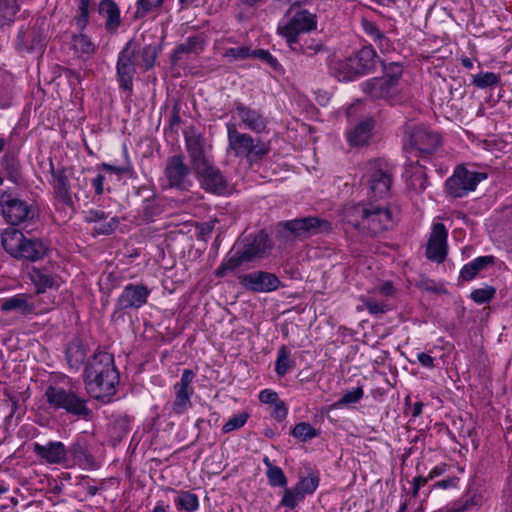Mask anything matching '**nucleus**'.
Segmentation results:
<instances>
[{
	"instance_id": "1",
	"label": "nucleus",
	"mask_w": 512,
	"mask_h": 512,
	"mask_svg": "<svg viewBox=\"0 0 512 512\" xmlns=\"http://www.w3.org/2000/svg\"><path fill=\"white\" fill-rule=\"evenodd\" d=\"M185 148L201 188L218 196L228 194L229 182L221 170L214 165L213 158L207 154L204 137L197 133H186Z\"/></svg>"
},
{
	"instance_id": "2",
	"label": "nucleus",
	"mask_w": 512,
	"mask_h": 512,
	"mask_svg": "<svg viewBox=\"0 0 512 512\" xmlns=\"http://www.w3.org/2000/svg\"><path fill=\"white\" fill-rule=\"evenodd\" d=\"M84 383L91 397L104 403L116 394L119 374L114 365V357L107 352H97L91 356L84 369Z\"/></svg>"
},
{
	"instance_id": "3",
	"label": "nucleus",
	"mask_w": 512,
	"mask_h": 512,
	"mask_svg": "<svg viewBox=\"0 0 512 512\" xmlns=\"http://www.w3.org/2000/svg\"><path fill=\"white\" fill-rule=\"evenodd\" d=\"M270 247L269 236L264 231L238 240L233 247L234 254L221 263L215 270V275L224 277L228 271H234L245 263L262 258Z\"/></svg>"
},
{
	"instance_id": "4",
	"label": "nucleus",
	"mask_w": 512,
	"mask_h": 512,
	"mask_svg": "<svg viewBox=\"0 0 512 512\" xmlns=\"http://www.w3.org/2000/svg\"><path fill=\"white\" fill-rule=\"evenodd\" d=\"M1 242L4 250L17 260L36 262L43 259L48 252V246L41 239L27 237L15 228L6 229Z\"/></svg>"
},
{
	"instance_id": "5",
	"label": "nucleus",
	"mask_w": 512,
	"mask_h": 512,
	"mask_svg": "<svg viewBox=\"0 0 512 512\" xmlns=\"http://www.w3.org/2000/svg\"><path fill=\"white\" fill-rule=\"evenodd\" d=\"M382 63L372 45H365L343 61L336 63L335 76L339 81H352L357 77L373 73Z\"/></svg>"
},
{
	"instance_id": "6",
	"label": "nucleus",
	"mask_w": 512,
	"mask_h": 512,
	"mask_svg": "<svg viewBox=\"0 0 512 512\" xmlns=\"http://www.w3.org/2000/svg\"><path fill=\"white\" fill-rule=\"evenodd\" d=\"M441 146V136L427 127L415 126L406 132L403 149L408 158L429 159ZM421 168L425 166L416 162Z\"/></svg>"
},
{
	"instance_id": "7",
	"label": "nucleus",
	"mask_w": 512,
	"mask_h": 512,
	"mask_svg": "<svg viewBox=\"0 0 512 512\" xmlns=\"http://www.w3.org/2000/svg\"><path fill=\"white\" fill-rule=\"evenodd\" d=\"M228 149L237 158H246L249 161L261 160L270 151L268 143L252 137L248 133L238 131L233 123L227 124Z\"/></svg>"
},
{
	"instance_id": "8",
	"label": "nucleus",
	"mask_w": 512,
	"mask_h": 512,
	"mask_svg": "<svg viewBox=\"0 0 512 512\" xmlns=\"http://www.w3.org/2000/svg\"><path fill=\"white\" fill-rule=\"evenodd\" d=\"M44 397L49 407L54 410H64L67 414L88 420L92 414L86 405V400L71 389L50 385L46 388Z\"/></svg>"
},
{
	"instance_id": "9",
	"label": "nucleus",
	"mask_w": 512,
	"mask_h": 512,
	"mask_svg": "<svg viewBox=\"0 0 512 512\" xmlns=\"http://www.w3.org/2000/svg\"><path fill=\"white\" fill-rule=\"evenodd\" d=\"M362 180L368 186L370 198L381 199L389 194L393 176L386 163L374 160L367 164Z\"/></svg>"
},
{
	"instance_id": "10",
	"label": "nucleus",
	"mask_w": 512,
	"mask_h": 512,
	"mask_svg": "<svg viewBox=\"0 0 512 512\" xmlns=\"http://www.w3.org/2000/svg\"><path fill=\"white\" fill-rule=\"evenodd\" d=\"M279 227L294 239L303 241L312 236L331 231V223L316 216H307L279 223Z\"/></svg>"
},
{
	"instance_id": "11",
	"label": "nucleus",
	"mask_w": 512,
	"mask_h": 512,
	"mask_svg": "<svg viewBox=\"0 0 512 512\" xmlns=\"http://www.w3.org/2000/svg\"><path fill=\"white\" fill-rule=\"evenodd\" d=\"M150 293V289L144 284L126 285L116 300L111 320H124L125 311L140 309L147 303Z\"/></svg>"
},
{
	"instance_id": "12",
	"label": "nucleus",
	"mask_w": 512,
	"mask_h": 512,
	"mask_svg": "<svg viewBox=\"0 0 512 512\" xmlns=\"http://www.w3.org/2000/svg\"><path fill=\"white\" fill-rule=\"evenodd\" d=\"M192 165L185 162L183 154H175L166 159L164 178L167 187L179 191H188L193 186Z\"/></svg>"
},
{
	"instance_id": "13",
	"label": "nucleus",
	"mask_w": 512,
	"mask_h": 512,
	"mask_svg": "<svg viewBox=\"0 0 512 512\" xmlns=\"http://www.w3.org/2000/svg\"><path fill=\"white\" fill-rule=\"evenodd\" d=\"M486 178V173L471 171L463 165H459L445 181V190L452 197L461 198L474 191L477 185Z\"/></svg>"
},
{
	"instance_id": "14",
	"label": "nucleus",
	"mask_w": 512,
	"mask_h": 512,
	"mask_svg": "<svg viewBox=\"0 0 512 512\" xmlns=\"http://www.w3.org/2000/svg\"><path fill=\"white\" fill-rule=\"evenodd\" d=\"M316 28V15L310 13L308 10H300L287 20L280 22L277 30L279 35L284 37L291 46L298 42V36L301 33L310 32Z\"/></svg>"
},
{
	"instance_id": "15",
	"label": "nucleus",
	"mask_w": 512,
	"mask_h": 512,
	"mask_svg": "<svg viewBox=\"0 0 512 512\" xmlns=\"http://www.w3.org/2000/svg\"><path fill=\"white\" fill-rule=\"evenodd\" d=\"M0 205L5 220L11 225H18L35 216L34 209L26 200L11 191H4L0 196Z\"/></svg>"
},
{
	"instance_id": "16",
	"label": "nucleus",
	"mask_w": 512,
	"mask_h": 512,
	"mask_svg": "<svg viewBox=\"0 0 512 512\" xmlns=\"http://www.w3.org/2000/svg\"><path fill=\"white\" fill-rule=\"evenodd\" d=\"M394 222V213L389 206L370 202L362 231L377 235L390 229Z\"/></svg>"
},
{
	"instance_id": "17",
	"label": "nucleus",
	"mask_w": 512,
	"mask_h": 512,
	"mask_svg": "<svg viewBox=\"0 0 512 512\" xmlns=\"http://www.w3.org/2000/svg\"><path fill=\"white\" fill-rule=\"evenodd\" d=\"M240 285L247 291L253 293H268L278 289L281 284L280 279L267 271H252L238 276Z\"/></svg>"
},
{
	"instance_id": "18",
	"label": "nucleus",
	"mask_w": 512,
	"mask_h": 512,
	"mask_svg": "<svg viewBox=\"0 0 512 512\" xmlns=\"http://www.w3.org/2000/svg\"><path fill=\"white\" fill-rule=\"evenodd\" d=\"M133 43H126L119 52L116 71L119 87L125 91L132 93L133 77L136 73V60L133 58V50L130 49Z\"/></svg>"
},
{
	"instance_id": "19",
	"label": "nucleus",
	"mask_w": 512,
	"mask_h": 512,
	"mask_svg": "<svg viewBox=\"0 0 512 512\" xmlns=\"http://www.w3.org/2000/svg\"><path fill=\"white\" fill-rule=\"evenodd\" d=\"M194 378V371L185 369L182 372L180 381L176 382L173 386L175 399L172 403V410L177 415L184 414L192 406L191 396L194 393V388L192 387Z\"/></svg>"
},
{
	"instance_id": "20",
	"label": "nucleus",
	"mask_w": 512,
	"mask_h": 512,
	"mask_svg": "<svg viewBox=\"0 0 512 512\" xmlns=\"http://www.w3.org/2000/svg\"><path fill=\"white\" fill-rule=\"evenodd\" d=\"M448 230L443 223H435L432 226L427 245L426 257L434 262L442 263L447 256Z\"/></svg>"
},
{
	"instance_id": "21",
	"label": "nucleus",
	"mask_w": 512,
	"mask_h": 512,
	"mask_svg": "<svg viewBox=\"0 0 512 512\" xmlns=\"http://www.w3.org/2000/svg\"><path fill=\"white\" fill-rule=\"evenodd\" d=\"M44 26V20L37 19L32 27L20 30L17 36V48L28 52L42 50L46 39Z\"/></svg>"
},
{
	"instance_id": "22",
	"label": "nucleus",
	"mask_w": 512,
	"mask_h": 512,
	"mask_svg": "<svg viewBox=\"0 0 512 512\" xmlns=\"http://www.w3.org/2000/svg\"><path fill=\"white\" fill-rule=\"evenodd\" d=\"M50 174L52 180L50 184L53 187L55 196L66 206H73V199L70 188V180L65 167L55 168L52 160L50 161Z\"/></svg>"
},
{
	"instance_id": "23",
	"label": "nucleus",
	"mask_w": 512,
	"mask_h": 512,
	"mask_svg": "<svg viewBox=\"0 0 512 512\" xmlns=\"http://www.w3.org/2000/svg\"><path fill=\"white\" fill-rule=\"evenodd\" d=\"M235 110L241 124L254 133H263L267 129L268 121L260 110L244 105L242 102H234Z\"/></svg>"
},
{
	"instance_id": "24",
	"label": "nucleus",
	"mask_w": 512,
	"mask_h": 512,
	"mask_svg": "<svg viewBox=\"0 0 512 512\" xmlns=\"http://www.w3.org/2000/svg\"><path fill=\"white\" fill-rule=\"evenodd\" d=\"M0 310L2 312L14 311L22 317L37 315V306L33 301V296L23 293L4 299L1 302Z\"/></svg>"
},
{
	"instance_id": "25",
	"label": "nucleus",
	"mask_w": 512,
	"mask_h": 512,
	"mask_svg": "<svg viewBox=\"0 0 512 512\" xmlns=\"http://www.w3.org/2000/svg\"><path fill=\"white\" fill-rule=\"evenodd\" d=\"M33 452L48 464H63L68 456L65 445L60 441H50L45 445L34 443Z\"/></svg>"
},
{
	"instance_id": "26",
	"label": "nucleus",
	"mask_w": 512,
	"mask_h": 512,
	"mask_svg": "<svg viewBox=\"0 0 512 512\" xmlns=\"http://www.w3.org/2000/svg\"><path fill=\"white\" fill-rule=\"evenodd\" d=\"M127 43L134 44L130 49L133 50V58L136 60L137 66L144 71L154 67L160 51L156 45L146 44L142 46L141 39L137 37L130 39Z\"/></svg>"
},
{
	"instance_id": "27",
	"label": "nucleus",
	"mask_w": 512,
	"mask_h": 512,
	"mask_svg": "<svg viewBox=\"0 0 512 512\" xmlns=\"http://www.w3.org/2000/svg\"><path fill=\"white\" fill-rule=\"evenodd\" d=\"M362 91L373 100H390L397 94V87L382 77L366 80L361 84Z\"/></svg>"
},
{
	"instance_id": "28",
	"label": "nucleus",
	"mask_w": 512,
	"mask_h": 512,
	"mask_svg": "<svg viewBox=\"0 0 512 512\" xmlns=\"http://www.w3.org/2000/svg\"><path fill=\"white\" fill-rule=\"evenodd\" d=\"M206 37L203 34L191 35L187 37L185 42L178 44L172 55L171 62L177 65L182 59L183 54L194 53L199 54L205 49Z\"/></svg>"
},
{
	"instance_id": "29",
	"label": "nucleus",
	"mask_w": 512,
	"mask_h": 512,
	"mask_svg": "<svg viewBox=\"0 0 512 512\" xmlns=\"http://www.w3.org/2000/svg\"><path fill=\"white\" fill-rule=\"evenodd\" d=\"M98 13L105 20V29L114 33L121 26L120 9L114 0H100Z\"/></svg>"
},
{
	"instance_id": "30",
	"label": "nucleus",
	"mask_w": 512,
	"mask_h": 512,
	"mask_svg": "<svg viewBox=\"0 0 512 512\" xmlns=\"http://www.w3.org/2000/svg\"><path fill=\"white\" fill-rule=\"evenodd\" d=\"M374 121L371 118L359 122L353 130L348 133V141L351 146H364L372 135Z\"/></svg>"
},
{
	"instance_id": "31",
	"label": "nucleus",
	"mask_w": 512,
	"mask_h": 512,
	"mask_svg": "<svg viewBox=\"0 0 512 512\" xmlns=\"http://www.w3.org/2000/svg\"><path fill=\"white\" fill-rule=\"evenodd\" d=\"M67 451L79 465L93 466L94 457L89 452V445L85 436H79Z\"/></svg>"
},
{
	"instance_id": "32",
	"label": "nucleus",
	"mask_w": 512,
	"mask_h": 512,
	"mask_svg": "<svg viewBox=\"0 0 512 512\" xmlns=\"http://www.w3.org/2000/svg\"><path fill=\"white\" fill-rule=\"evenodd\" d=\"M30 279L36 287L37 293H44L47 289L58 287L56 277L50 274L46 269L32 268Z\"/></svg>"
},
{
	"instance_id": "33",
	"label": "nucleus",
	"mask_w": 512,
	"mask_h": 512,
	"mask_svg": "<svg viewBox=\"0 0 512 512\" xmlns=\"http://www.w3.org/2000/svg\"><path fill=\"white\" fill-rule=\"evenodd\" d=\"M495 257L492 255L480 256L468 264L464 265L460 272V277L465 281L474 279L477 274L489 265H493Z\"/></svg>"
},
{
	"instance_id": "34",
	"label": "nucleus",
	"mask_w": 512,
	"mask_h": 512,
	"mask_svg": "<svg viewBox=\"0 0 512 512\" xmlns=\"http://www.w3.org/2000/svg\"><path fill=\"white\" fill-rule=\"evenodd\" d=\"M1 166L7 179L14 184H20L22 181L21 165L18 157L13 153H6L1 159Z\"/></svg>"
},
{
	"instance_id": "35",
	"label": "nucleus",
	"mask_w": 512,
	"mask_h": 512,
	"mask_svg": "<svg viewBox=\"0 0 512 512\" xmlns=\"http://www.w3.org/2000/svg\"><path fill=\"white\" fill-rule=\"evenodd\" d=\"M368 211V203L350 204L345 208V218L355 229L362 231L363 221Z\"/></svg>"
},
{
	"instance_id": "36",
	"label": "nucleus",
	"mask_w": 512,
	"mask_h": 512,
	"mask_svg": "<svg viewBox=\"0 0 512 512\" xmlns=\"http://www.w3.org/2000/svg\"><path fill=\"white\" fill-rule=\"evenodd\" d=\"M86 356V349L80 342L70 343L66 349L67 363L72 369H79Z\"/></svg>"
},
{
	"instance_id": "37",
	"label": "nucleus",
	"mask_w": 512,
	"mask_h": 512,
	"mask_svg": "<svg viewBox=\"0 0 512 512\" xmlns=\"http://www.w3.org/2000/svg\"><path fill=\"white\" fill-rule=\"evenodd\" d=\"M361 26L363 31L368 35L372 41H374L380 49L388 46L389 39L379 29V27L373 22L366 18H362Z\"/></svg>"
},
{
	"instance_id": "38",
	"label": "nucleus",
	"mask_w": 512,
	"mask_h": 512,
	"mask_svg": "<svg viewBox=\"0 0 512 512\" xmlns=\"http://www.w3.org/2000/svg\"><path fill=\"white\" fill-rule=\"evenodd\" d=\"M174 504L178 509L186 512H194L199 508L198 496L190 491L181 490L174 499Z\"/></svg>"
},
{
	"instance_id": "39",
	"label": "nucleus",
	"mask_w": 512,
	"mask_h": 512,
	"mask_svg": "<svg viewBox=\"0 0 512 512\" xmlns=\"http://www.w3.org/2000/svg\"><path fill=\"white\" fill-rule=\"evenodd\" d=\"M293 51L301 53L307 57H314L316 54L321 52H327V48L324 43L320 40L315 39H307L303 44H300L298 47H293L291 45Z\"/></svg>"
},
{
	"instance_id": "40",
	"label": "nucleus",
	"mask_w": 512,
	"mask_h": 512,
	"mask_svg": "<svg viewBox=\"0 0 512 512\" xmlns=\"http://www.w3.org/2000/svg\"><path fill=\"white\" fill-rule=\"evenodd\" d=\"M142 218L145 221H151L155 216L161 213V207L157 203L154 193H150L142 202Z\"/></svg>"
},
{
	"instance_id": "41",
	"label": "nucleus",
	"mask_w": 512,
	"mask_h": 512,
	"mask_svg": "<svg viewBox=\"0 0 512 512\" xmlns=\"http://www.w3.org/2000/svg\"><path fill=\"white\" fill-rule=\"evenodd\" d=\"M500 75L493 72H480L472 76L471 84L479 89H485L498 85Z\"/></svg>"
},
{
	"instance_id": "42",
	"label": "nucleus",
	"mask_w": 512,
	"mask_h": 512,
	"mask_svg": "<svg viewBox=\"0 0 512 512\" xmlns=\"http://www.w3.org/2000/svg\"><path fill=\"white\" fill-rule=\"evenodd\" d=\"M380 64L382 66L384 73V76L382 78H384L385 80L393 84L395 87H397L399 80L403 75L402 65L398 62H391L385 64L383 61Z\"/></svg>"
},
{
	"instance_id": "43",
	"label": "nucleus",
	"mask_w": 512,
	"mask_h": 512,
	"mask_svg": "<svg viewBox=\"0 0 512 512\" xmlns=\"http://www.w3.org/2000/svg\"><path fill=\"white\" fill-rule=\"evenodd\" d=\"M319 482V476L311 473L307 477H301L294 487L305 497L306 495H310L315 492L319 486Z\"/></svg>"
},
{
	"instance_id": "44",
	"label": "nucleus",
	"mask_w": 512,
	"mask_h": 512,
	"mask_svg": "<svg viewBox=\"0 0 512 512\" xmlns=\"http://www.w3.org/2000/svg\"><path fill=\"white\" fill-rule=\"evenodd\" d=\"M319 431L307 422L297 423L291 431V434L303 442L311 440L319 435Z\"/></svg>"
},
{
	"instance_id": "45",
	"label": "nucleus",
	"mask_w": 512,
	"mask_h": 512,
	"mask_svg": "<svg viewBox=\"0 0 512 512\" xmlns=\"http://www.w3.org/2000/svg\"><path fill=\"white\" fill-rule=\"evenodd\" d=\"M252 58L259 59L262 63L269 66L275 72H284L282 65L268 50L253 49Z\"/></svg>"
},
{
	"instance_id": "46",
	"label": "nucleus",
	"mask_w": 512,
	"mask_h": 512,
	"mask_svg": "<svg viewBox=\"0 0 512 512\" xmlns=\"http://www.w3.org/2000/svg\"><path fill=\"white\" fill-rule=\"evenodd\" d=\"M293 362L289 358L286 346H281L278 350V356L275 362V372L278 376H284L292 368Z\"/></svg>"
},
{
	"instance_id": "47",
	"label": "nucleus",
	"mask_w": 512,
	"mask_h": 512,
	"mask_svg": "<svg viewBox=\"0 0 512 512\" xmlns=\"http://www.w3.org/2000/svg\"><path fill=\"white\" fill-rule=\"evenodd\" d=\"M304 496L295 487L287 488L283 491V497L280 501V505L289 509H294L298 503L304 500Z\"/></svg>"
},
{
	"instance_id": "48",
	"label": "nucleus",
	"mask_w": 512,
	"mask_h": 512,
	"mask_svg": "<svg viewBox=\"0 0 512 512\" xmlns=\"http://www.w3.org/2000/svg\"><path fill=\"white\" fill-rule=\"evenodd\" d=\"M407 185L416 193L423 192L428 185V178L426 173L422 171V169L416 170L407 180Z\"/></svg>"
},
{
	"instance_id": "49",
	"label": "nucleus",
	"mask_w": 512,
	"mask_h": 512,
	"mask_svg": "<svg viewBox=\"0 0 512 512\" xmlns=\"http://www.w3.org/2000/svg\"><path fill=\"white\" fill-rule=\"evenodd\" d=\"M72 45L75 51L83 54H92L95 51V45L90 38L84 34H75L72 36Z\"/></svg>"
},
{
	"instance_id": "50",
	"label": "nucleus",
	"mask_w": 512,
	"mask_h": 512,
	"mask_svg": "<svg viewBox=\"0 0 512 512\" xmlns=\"http://www.w3.org/2000/svg\"><path fill=\"white\" fill-rule=\"evenodd\" d=\"M124 155L126 157L125 164L111 165V164L103 163L102 164L103 169L106 172L111 173V174H116V175L126 174V175L132 177L135 174V172H134L131 162L128 160V151L126 148H124Z\"/></svg>"
},
{
	"instance_id": "51",
	"label": "nucleus",
	"mask_w": 512,
	"mask_h": 512,
	"mask_svg": "<svg viewBox=\"0 0 512 512\" xmlns=\"http://www.w3.org/2000/svg\"><path fill=\"white\" fill-rule=\"evenodd\" d=\"M91 0H78V14L74 17L78 30L83 31L89 22V5Z\"/></svg>"
},
{
	"instance_id": "52",
	"label": "nucleus",
	"mask_w": 512,
	"mask_h": 512,
	"mask_svg": "<svg viewBox=\"0 0 512 512\" xmlns=\"http://www.w3.org/2000/svg\"><path fill=\"white\" fill-rule=\"evenodd\" d=\"M164 0H138L134 17L136 19L144 18L155 8L160 7Z\"/></svg>"
},
{
	"instance_id": "53",
	"label": "nucleus",
	"mask_w": 512,
	"mask_h": 512,
	"mask_svg": "<svg viewBox=\"0 0 512 512\" xmlns=\"http://www.w3.org/2000/svg\"><path fill=\"white\" fill-rule=\"evenodd\" d=\"M253 49L247 46L233 47L225 50L223 56L228 59L229 62L237 60H244L252 58Z\"/></svg>"
},
{
	"instance_id": "54",
	"label": "nucleus",
	"mask_w": 512,
	"mask_h": 512,
	"mask_svg": "<svg viewBox=\"0 0 512 512\" xmlns=\"http://www.w3.org/2000/svg\"><path fill=\"white\" fill-rule=\"evenodd\" d=\"M266 476L269 485L272 487H285L287 485V477L279 466L267 469Z\"/></svg>"
},
{
	"instance_id": "55",
	"label": "nucleus",
	"mask_w": 512,
	"mask_h": 512,
	"mask_svg": "<svg viewBox=\"0 0 512 512\" xmlns=\"http://www.w3.org/2000/svg\"><path fill=\"white\" fill-rule=\"evenodd\" d=\"M496 293V289L492 286L475 289L471 292V299L477 304H485L490 302Z\"/></svg>"
},
{
	"instance_id": "56",
	"label": "nucleus",
	"mask_w": 512,
	"mask_h": 512,
	"mask_svg": "<svg viewBox=\"0 0 512 512\" xmlns=\"http://www.w3.org/2000/svg\"><path fill=\"white\" fill-rule=\"evenodd\" d=\"M249 415L246 412L236 414L232 416L222 427L224 433H229L233 430L243 427L248 419Z\"/></svg>"
},
{
	"instance_id": "57",
	"label": "nucleus",
	"mask_w": 512,
	"mask_h": 512,
	"mask_svg": "<svg viewBox=\"0 0 512 512\" xmlns=\"http://www.w3.org/2000/svg\"><path fill=\"white\" fill-rule=\"evenodd\" d=\"M18 11L19 6L16 0H0V15L5 19L12 20Z\"/></svg>"
},
{
	"instance_id": "58",
	"label": "nucleus",
	"mask_w": 512,
	"mask_h": 512,
	"mask_svg": "<svg viewBox=\"0 0 512 512\" xmlns=\"http://www.w3.org/2000/svg\"><path fill=\"white\" fill-rule=\"evenodd\" d=\"M364 391L362 387H357L351 391H347L338 400L337 405H348L357 403L363 397Z\"/></svg>"
},
{
	"instance_id": "59",
	"label": "nucleus",
	"mask_w": 512,
	"mask_h": 512,
	"mask_svg": "<svg viewBox=\"0 0 512 512\" xmlns=\"http://www.w3.org/2000/svg\"><path fill=\"white\" fill-rule=\"evenodd\" d=\"M118 223V220L115 217H112L109 221L103 220L98 222V225L95 226L94 231L98 235H110L115 231Z\"/></svg>"
},
{
	"instance_id": "60",
	"label": "nucleus",
	"mask_w": 512,
	"mask_h": 512,
	"mask_svg": "<svg viewBox=\"0 0 512 512\" xmlns=\"http://www.w3.org/2000/svg\"><path fill=\"white\" fill-rule=\"evenodd\" d=\"M364 306L371 315H380L386 312L387 306L377 302L374 299H368L364 302Z\"/></svg>"
},
{
	"instance_id": "61",
	"label": "nucleus",
	"mask_w": 512,
	"mask_h": 512,
	"mask_svg": "<svg viewBox=\"0 0 512 512\" xmlns=\"http://www.w3.org/2000/svg\"><path fill=\"white\" fill-rule=\"evenodd\" d=\"M273 406L274 407L273 411L271 412V416L279 422L283 421L288 414V409L285 403L282 400H279Z\"/></svg>"
},
{
	"instance_id": "62",
	"label": "nucleus",
	"mask_w": 512,
	"mask_h": 512,
	"mask_svg": "<svg viewBox=\"0 0 512 512\" xmlns=\"http://www.w3.org/2000/svg\"><path fill=\"white\" fill-rule=\"evenodd\" d=\"M259 400L262 403L274 405L280 399H279L278 394L275 391H273L271 389H265L259 393Z\"/></svg>"
},
{
	"instance_id": "63",
	"label": "nucleus",
	"mask_w": 512,
	"mask_h": 512,
	"mask_svg": "<svg viewBox=\"0 0 512 512\" xmlns=\"http://www.w3.org/2000/svg\"><path fill=\"white\" fill-rule=\"evenodd\" d=\"M107 214L102 210L91 209L85 213V221L88 223L106 220Z\"/></svg>"
},
{
	"instance_id": "64",
	"label": "nucleus",
	"mask_w": 512,
	"mask_h": 512,
	"mask_svg": "<svg viewBox=\"0 0 512 512\" xmlns=\"http://www.w3.org/2000/svg\"><path fill=\"white\" fill-rule=\"evenodd\" d=\"M181 122L180 118V105L179 103H175L172 107V113L169 119V128L173 130V128L179 125Z\"/></svg>"
}]
</instances>
